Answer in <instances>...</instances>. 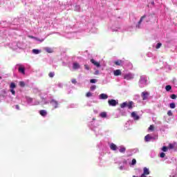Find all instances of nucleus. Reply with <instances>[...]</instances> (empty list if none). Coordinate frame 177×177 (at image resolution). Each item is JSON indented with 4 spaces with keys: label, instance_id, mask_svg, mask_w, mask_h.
<instances>
[{
    "label": "nucleus",
    "instance_id": "1",
    "mask_svg": "<svg viewBox=\"0 0 177 177\" xmlns=\"http://www.w3.org/2000/svg\"><path fill=\"white\" fill-rule=\"evenodd\" d=\"M133 104V102H124L122 104H120L121 109H125V107H128V109H132V105Z\"/></svg>",
    "mask_w": 177,
    "mask_h": 177
},
{
    "label": "nucleus",
    "instance_id": "2",
    "mask_svg": "<svg viewBox=\"0 0 177 177\" xmlns=\"http://www.w3.org/2000/svg\"><path fill=\"white\" fill-rule=\"evenodd\" d=\"M108 104L109 106H112L113 107H115L116 104H118V102H117L115 100H109Z\"/></svg>",
    "mask_w": 177,
    "mask_h": 177
},
{
    "label": "nucleus",
    "instance_id": "3",
    "mask_svg": "<svg viewBox=\"0 0 177 177\" xmlns=\"http://www.w3.org/2000/svg\"><path fill=\"white\" fill-rule=\"evenodd\" d=\"M143 174L141 175V177H147L146 175H150V171L147 167H144Z\"/></svg>",
    "mask_w": 177,
    "mask_h": 177
},
{
    "label": "nucleus",
    "instance_id": "4",
    "mask_svg": "<svg viewBox=\"0 0 177 177\" xmlns=\"http://www.w3.org/2000/svg\"><path fill=\"white\" fill-rule=\"evenodd\" d=\"M50 104L54 107V109H57L59 107V102L55 100H52L50 101Z\"/></svg>",
    "mask_w": 177,
    "mask_h": 177
},
{
    "label": "nucleus",
    "instance_id": "5",
    "mask_svg": "<svg viewBox=\"0 0 177 177\" xmlns=\"http://www.w3.org/2000/svg\"><path fill=\"white\" fill-rule=\"evenodd\" d=\"M124 80H127V81H129L130 80H133V75L131 73L125 75L124 77Z\"/></svg>",
    "mask_w": 177,
    "mask_h": 177
},
{
    "label": "nucleus",
    "instance_id": "6",
    "mask_svg": "<svg viewBox=\"0 0 177 177\" xmlns=\"http://www.w3.org/2000/svg\"><path fill=\"white\" fill-rule=\"evenodd\" d=\"M148 96H149L148 92L144 91L142 93V100H147Z\"/></svg>",
    "mask_w": 177,
    "mask_h": 177
},
{
    "label": "nucleus",
    "instance_id": "7",
    "mask_svg": "<svg viewBox=\"0 0 177 177\" xmlns=\"http://www.w3.org/2000/svg\"><path fill=\"white\" fill-rule=\"evenodd\" d=\"M143 19H146V15H143L142 17H141L137 25L138 28H140V24H142V21H143Z\"/></svg>",
    "mask_w": 177,
    "mask_h": 177
},
{
    "label": "nucleus",
    "instance_id": "8",
    "mask_svg": "<svg viewBox=\"0 0 177 177\" xmlns=\"http://www.w3.org/2000/svg\"><path fill=\"white\" fill-rule=\"evenodd\" d=\"M91 62L94 64V66H96V67H100V63L95 61V59H91Z\"/></svg>",
    "mask_w": 177,
    "mask_h": 177
},
{
    "label": "nucleus",
    "instance_id": "9",
    "mask_svg": "<svg viewBox=\"0 0 177 177\" xmlns=\"http://www.w3.org/2000/svg\"><path fill=\"white\" fill-rule=\"evenodd\" d=\"M122 73H121V70L118 69L113 71V75L115 77H118V75H121Z\"/></svg>",
    "mask_w": 177,
    "mask_h": 177
},
{
    "label": "nucleus",
    "instance_id": "10",
    "mask_svg": "<svg viewBox=\"0 0 177 177\" xmlns=\"http://www.w3.org/2000/svg\"><path fill=\"white\" fill-rule=\"evenodd\" d=\"M39 114L42 117H46V115L48 114V112H46V111H45V110H40L39 111Z\"/></svg>",
    "mask_w": 177,
    "mask_h": 177
},
{
    "label": "nucleus",
    "instance_id": "11",
    "mask_svg": "<svg viewBox=\"0 0 177 177\" xmlns=\"http://www.w3.org/2000/svg\"><path fill=\"white\" fill-rule=\"evenodd\" d=\"M109 98V95L107 94L102 93L100 95V99L106 100Z\"/></svg>",
    "mask_w": 177,
    "mask_h": 177
},
{
    "label": "nucleus",
    "instance_id": "12",
    "mask_svg": "<svg viewBox=\"0 0 177 177\" xmlns=\"http://www.w3.org/2000/svg\"><path fill=\"white\" fill-rule=\"evenodd\" d=\"M110 149L111 150H113L114 151H115V150H117V145H115V144L114 143H111L110 145Z\"/></svg>",
    "mask_w": 177,
    "mask_h": 177
},
{
    "label": "nucleus",
    "instance_id": "13",
    "mask_svg": "<svg viewBox=\"0 0 177 177\" xmlns=\"http://www.w3.org/2000/svg\"><path fill=\"white\" fill-rule=\"evenodd\" d=\"M131 117L134 119V120H139V115H138L136 114V113L135 112H132L131 113Z\"/></svg>",
    "mask_w": 177,
    "mask_h": 177
},
{
    "label": "nucleus",
    "instance_id": "14",
    "mask_svg": "<svg viewBox=\"0 0 177 177\" xmlns=\"http://www.w3.org/2000/svg\"><path fill=\"white\" fill-rule=\"evenodd\" d=\"M44 49L47 53H53V50L51 48L46 47Z\"/></svg>",
    "mask_w": 177,
    "mask_h": 177
},
{
    "label": "nucleus",
    "instance_id": "15",
    "mask_svg": "<svg viewBox=\"0 0 177 177\" xmlns=\"http://www.w3.org/2000/svg\"><path fill=\"white\" fill-rule=\"evenodd\" d=\"M18 71L19 73H21V74H24V75L26 74V69L24 68H23V67H19L18 68Z\"/></svg>",
    "mask_w": 177,
    "mask_h": 177
},
{
    "label": "nucleus",
    "instance_id": "16",
    "mask_svg": "<svg viewBox=\"0 0 177 177\" xmlns=\"http://www.w3.org/2000/svg\"><path fill=\"white\" fill-rule=\"evenodd\" d=\"M122 63V60H117L114 62V64H115V66H121Z\"/></svg>",
    "mask_w": 177,
    "mask_h": 177
},
{
    "label": "nucleus",
    "instance_id": "17",
    "mask_svg": "<svg viewBox=\"0 0 177 177\" xmlns=\"http://www.w3.org/2000/svg\"><path fill=\"white\" fill-rule=\"evenodd\" d=\"M80 64L75 62L73 63V69L77 70V68H80Z\"/></svg>",
    "mask_w": 177,
    "mask_h": 177
},
{
    "label": "nucleus",
    "instance_id": "18",
    "mask_svg": "<svg viewBox=\"0 0 177 177\" xmlns=\"http://www.w3.org/2000/svg\"><path fill=\"white\" fill-rule=\"evenodd\" d=\"M150 139H151V137L150 136V135L147 134L145 137V142H149Z\"/></svg>",
    "mask_w": 177,
    "mask_h": 177
},
{
    "label": "nucleus",
    "instance_id": "19",
    "mask_svg": "<svg viewBox=\"0 0 177 177\" xmlns=\"http://www.w3.org/2000/svg\"><path fill=\"white\" fill-rule=\"evenodd\" d=\"M32 53H35V55H38V54L41 53V50H39L38 49H33Z\"/></svg>",
    "mask_w": 177,
    "mask_h": 177
},
{
    "label": "nucleus",
    "instance_id": "20",
    "mask_svg": "<svg viewBox=\"0 0 177 177\" xmlns=\"http://www.w3.org/2000/svg\"><path fill=\"white\" fill-rule=\"evenodd\" d=\"M100 117H102V118H106V117H107V113L106 112H102L100 113Z\"/></svg>",
    "mask_w": 177,
    "mask_h": 177
},
{
    "label": "nucleus",
    "instance_id": "21",
    "mask_svg": "<svg viewBox=\"0 0 177 177\" xmlns=\"http://www.w3.org/2000/svg\"><path fill=\"white\" fill-rule=\"evenodd\" d=\"M127 150V148L124 147H121L120 149H119L120 153H125Z\"/></svg>",
    "mask_w": 177,
    "mask_h": 177
},
{
    "label": "nucleus",
    "instance_id": "22",
    "mask_svg": "<svg viewBox=\"0 0 177 177\" xmlns=\"http://www.w3.org/2000/svg\"><path fill=\"white\" fill-rule=\"evenodd\" d=\"M165 89L167 92H169V91H171V89H172V86H171V85H167V86H166Z\"/></svg>",
    "mask_w": 177,
    "mask_h": 177
},
{
    "label": "nucleus",
    "instance_id": "23",
    "mask_svg": "<svg viewBox=\"0 0 177 177\" xmlns=\"http://www.w3.org/2000/svg\"><path fill=\"white\" fill-rule=\"evenodd\" d=\"M48 77H50V78H53L55 77V72H50Z\"/></svg>",
    "mask_w": 177,
    "mask_h": 177
},
{
    "label": "nucleus",
    "instance_id": "24",
    "mask_svg": "<svg viewBox=\"0 0 177 177\" xmlns=\"http://www.w3.org/2000/svg\"><path fill=\"white\" fill-rule=\"evenodd\" d=\"M169 107L170 109H175V107H176V105L175 104V103L172 102L169 104Z\"/></svg>",
    "mask_w": 177,
    "mask_h": 177
},
{
    "label": "nucleus",
    "instance_id": "25",
    "mask_svg": "<svg viewBox=\"0 0 177 177\" xmlns=\"http://www.w3.org/2000/svg\"><path fill=\"white\" fill-rule=\"evenodd\" d=\"M10 88L11 89H15V88H16V84H15V83L12 82V83L10 84Z\"/></svg>",
    "mask_w": 177,
    "mask_h": 177
},
{
    "label": "nucleus",
    "instance_id": "26",
    "mask_svg": "<svg viewBox=\"0 0 177 177\" xmlns=\"http://www.w3.org/2000/svg\"><path fill=\"white\" fill-rule=\"evenodd\" d=\"M167 115H169V117H172V115H174V113H172V111L169 110L167 111Z\"/></svg>",
    "mask_w": 177,
    "mask_h": 177
},
{
    "label": "nucleus",
    "instance_id": "27",
    "mask_svg": "<svg viewBox=\"0 0 177 177\" xmlns=\"http://www.w3.org/2000/svg\"><path fill=\"white\" fill-rule=\"evenodd\" d=\"M149 131H151L153 132V131H154V125H150L149 127Z\"/></svg>",
    "mask_w": 177,
    "mask_h": 177
},
{
    "label": "nucleus",
    "instance_id": "28",
    "mask_svg": "<svg viewBox=\"0 0 177 177\" xmlns=\"http://www.w3.org/2000/svg\"><path fill=\"white\" fill-rule=\"evenodd\" d=\"M19 85L24 88V86H26V83L24 82H19Z\"/></svg>",
    "mask_w": 177,
    "mask_h": 177
},
{
    "label": "nucleus",
    "instance_id": "29",
    "mask_svg": "<svg viewBox=\"0 0 177 177\" xmlns=\"http://www.w3.org/2000/svg\"><path fill=\"white\" fill-rule=\"evenodd\" d=\"M162 44L161 43H158L156 45V49H160V48H161V46Z\"/></svg>",
    "mask_w": 177,
    "mask_h": 177
},
{
    "label": "nucleus",
    "instance_id": "30",
    "mask_svg": "<svg viewBox=\"0 0 177 177\" xmlns=\"http://www.w3.org/2000/svg\"><path fill=\"white\" fill-rule=\"evenodd\" d=\"M86 97H91V96H92V93L91 92L86 93Z\"/></svg>",
    "mask_w": 177,
    "mask_h": 177
},
{
    "label": "nucleus",
    "instance_id": "31",
    "mask_svg": "<svg viewBox=\"0 0 177 177\" xmlns=\"http://www.w3.org/2000/svg\"><path fill=\"white\" fill-rule=\"evenodd\" d=\"M171 99H173V100H175L176 99L177 96L175 94H172L171 96H170Z\"/></svg>",
    "mask_w": 177,
    "mask_h": 177
},
{
    "label": "nucleus",
    "instance_id": "32",
    "mask_svg": "<svg viewBox=\"0 0 177 177\" xmlns=\"http://www.w3.org/2000/svg\"><path fill=\"white\" fill-rule=\"evenodd\" d=\"M136 165V159H133L131 161V165Z\"/></svg>",
    "mask_w": 177,
    "mask_h": 177
},
{
    "label": "nucleus",
    "instance_id": "33",
    "mask_svg": "<svg viewBox=\"0 0 177 177\" xmlns=\"http://www.w3.org/2000/svg\"><path fill=\"white\" fill-rule=\"evenodd\" d=\"M90 89H91V91H95V89H96V86L95 85L91 86Z\"/></svg>",
    "mask_w": 177,
    "mask_h": 177
},
{
    "label": "nucleus",
    "instance_id": "34",
    "mask_svg": "<svg viewBox=\"0 0 177 177\" xmlns=\"http://www.w3.org/2000/svg\"><path fill=\"white\" fill-rule=\"evenodd\" d=\"M162 151H168V147H163L162 148Z\"/></svg>",
    "mask_w": 177,
    "mask_h": 177
},
{
    "label": "nucleus",
    "instance_id": "35",
    "mask_svg": "<svg viewBox=\"0 0 177 177\" xmlns=\"http://www.w3.org/2000/svg\"><path fill=\"white\" fill-rule=\"evenodd\" d=\"M90 82H91V84H96V80H95V79H91V80H90Z\"/></svg>",
    "mask_w": 177,
    "mask_h": 177
},
{
    "label": "nucleus",
    "instance_id": "36",
    "mask_svg": "<svg viewBox=\"0 0 177 177\" xmlns=\"http://www.w3.org/2000/svg\"><path fill=\"white\" fill-rule=\"evenodd\" d=\"M164 157H165V153L164 152L160 153V158H164Z\"/></svg>",
    "mask_w": 177,
    "mask_h": 177
},
{
    "label": "nucleus",
    "instance_id": "37",
    "mask_svg": "<svg viewBox=\"0 0 177 177\" xmlns=\"http://www.w3.org/2000/svg\"><path fill=\"white\" fill-rule=\"evenodd\" d=\"M10 92H11L12 95H16V91H15L13 90V88H11Z\"/></svg>",
    "mask_w": 177,
    "mask_h": 177
},
{
    "label": "nucleus",
    "instance_id": "38",
    "mask_svg": "<svg viewBox=\"0 0 177 177\" xmlns=\"http://www.w3.org/2000/svg\"><path fill=\"white\" fill-rule=\"evenodd\" d=\"M36 41H39V42H44V39H39L37 37L35 38Z\"/></svg>",
    "mask_w": 177,
    "mask_h": 177
},
{
    "label": "nucleus",
    "instance_id": "39",
    "mask_svg": "<svg viewBox=\"0 0 177 177\" xmlns=\"http://www.w3.org/2000/svg\"><path fill=\"white\" fill-rule=\"evenodd\" d=\"M71 82H72V84H77V80H75V79H72V80H71Z\"/></svg>",
    "mask_w": 177,
    "mask_h": 177
},
{
    "label": "nucleus",
    "instance_id": "40",
    "mask_svg": "<svg viewBox=\"0 0 177 177\" xmlns=\"http://www.w3.org/2000/svg\"><path fill=\"white\" fill-rule=\"evenodd\" d=\"M28 37V38H30L31 39H35L37 38V37H34L32 35H29Z\"/></svg>",
    "mask_w": 177,
    "mask_h": 177
},
{
    "label": "nucleus",
    "instance_id": "41",
    "mask_svg": "<svg viewBox=\"0 0 177 177\" xmlns=\"http://www.w3.org/2000/svg\"><path fill=\"white\" fill-rule=\"evenodd\" d=\"M174 146L173 144H169V149H174Z\"/></svg>",
    "mask_w": 177,
    "mask_h": 177
},
{
    "label": "nucleus",
    "instance_id": "42",
    "mask_svg": "<svg viewBox=\"0 0 177 177\" xmlns=\"http://www.w3.org/2000/svg\"><path fill=\"white\" fill-rule=\"evenodd\" d=\"M84 68L86 70H90L89 66H88L86 64L84 65Z\"/></svg>",
    "mask_w": 177,
    "mask_h": 177
},
{
    "label": "nucleus",
    "instance_id": "43",
    "mask_svg": "<svg viewBox=\"0 0 177 177\" xmlns=\"http://www.w3.org/2000/svg\"><path fill=\"white\" fill-rule=\"evenodd\" d=\"M15 108L17 109V110H20V106L19 105H16Z\"/></svg>",
    "mask_w": 177,
    "mask_h": 177
},
{
    "label": "nucleus",
    "instance_id": "44",
    "mask_svg": "<svg viewBox=\"0 0 177 177\" xmlns=\"http://www.w3.org/2000/svg\"><path fill=\"white\" fill-rule=\"evenodd\" d=\"M133 177H139V176H133ZM140 177H142V176H140Z\"/></svg>",
    "mask_w": 177,
    "mask_h": 177
},
{
    "label": "nucleus",
    "instance_id": "45",
    "mask_svg": "<svg viewBox=\"0 0 177 177\" xmlns=\"http://www.w3.org/2000/svg\"><path fill=\"white\" fill-rule=\"evenodd\" d=\"M0 80H2V77L0 76Z\"/></svg>",
    "mask_w": 177,
    "mask_h": 177
},
{
    "label": "nucleus",
    "instance_id": "46",
    "mask_svg": "<svg viewBox=\"0 0 177 177\" xmlns=\"http://www.w3.org/2000/svg\"><path fill=\"white\" fill-rule=\"evenodd\" d=\"M171 177H177L176 176H171Z\"/></svg>",
    "mask_w": 177,
    "mask_h": 177
},
{
    "label": "nucleus",
    "instance_id": "47",
    "mask_svg": "<svg viewBox=\"0 0 177 177\" xmlns=\"http://www.w3.org/2000/svg\"><path fill=\"white\" fill-rule=\"evenodd\" d=\"M142 79H143V78H142V77H141V80H140V81H142Z\"/></svg>",
    "mask_w": 177,
    "mask_h": 177
}]
</instances>
